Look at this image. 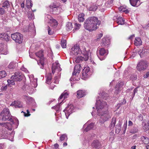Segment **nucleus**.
Wrapping results in <instances>:
<instances>
[{"label": "nucleus", "instance_id": "nucleus-34", "mask_svg": "<svg viewBox=\"0 0 149 149\" xmlns=\"http://www.w3.org/2000/svg\"><path fill=\"white\" fill-rule=\"evenodd\" d=\"M102 42L101 43L102 46H105L109 44L108 41H107L105 38H103L102 39Z\"/></svg>", "mask_w": 149, "mask_h": 149}, {"label": "nucleus", "instance_id": "nucleus-43", "mask_svg": "<svg viewBox=\"0 0 149 149\" xmlns=\"http://www.w3.org/2000/svg\"><path fill=\"white\" fill-rule=\"evenodd\" d=\"M67 138V136L65 134H62L60 137V141H62L65 139V138Z\"/></svg>", "mask_w": 149, "mask_h": 149}, {"label": "nucleus", "instance_id": "nucleus-55", "mask_svg": "<svg viewBox=\"0 0 149 149\" xmlns=\"http://www.w3.org/2000/svg\"><path fill=\"white\" fill-rule=\"evenodd\" d=\"M75 29H79L81 26V25L79 24H78L77 23L75 24Z\"/></svg>", "mask_w": 149, "mask_h": 149}, {"label": "nucleus", "instance_id": "nucleus-59", "mask_svg": "<svg viewBox=\"0 0 149 149\" xmlns=\"http://www.w3.org/2000/svg\"><path fill=\"white\" fill-rule=\"evenodd\" d=\"M125 8H123V6H121V7H120L119 8V10L120 11H121V12H124L125 11Z\"/></svg>", "mask_w": 149, "mask_h": 149}, {"label": "nucleus", "instance_id": "nucleus-61", "mask_svg": "<svg viewBox=\"0 0 149 149\" xmlns=\"http://www.w3.org/2000/svg\"><path fill=\"white\" fill-rule=\"evenodd\" d=\"M135 37L134 35L133 34L130 36L128 38V39L130 40H132Z\"/></svg>", "mask_w": 149, "mask_h": 149}, {"label": "nucleus", "instance_id": "nucleus-58", "mask_svg": "<svg viewBox=\"0 0 149 149\" xmlns=\"http://www.w3.org/2000/svg\"><path fill=\"white\" fill-rule=\"evenodd\" d=\"M103 34L102 33H101L99 34L98 36H97V39L96 40H97L99 39H100L102 36Z\"/></svg>", "mask_w": 149, "mask_h": 149}, {"label": "nucleus", "instance_id": "nucleus-4", "mask_svg": "<svg viewBox=\"0 0 149 149\" xmlns=\"http://www.w3.org/2000/svg\"><path fill=\"white\" fill-rule=\"evenodd\" d=\"M81 69V68L80 64L75 65L74 68V71L72 73V78L70 79V81L72 80L78 81L79 79V77H78V74L80 73Z\"/></svg>", "mask_w": 149, "mask_h": 149}, {"label": "nucleus", "instance_id": "nucleus-10", "mask_svg": "<svg viewBox=\"0 0 149 149\" xmlns=\"http://www.w3.org/2000/svg\"><path fill=\"white\" fill-rule=\"evenodd\" d=\"M71 53L75 55H77L82 53L81 50L77 44L74 45L71 49Z\"/></svg>", "mask_w": 149, "mask_h": 149}, {"label": "nucleus", "instance_id": "nucleus-60", "mask_svg": "<svg viewBox=\"0 0 149 149\" xmlns=\"http://www.w3.org/2000/svg\"><path fill=\"white\" fill-rule=\"evenodd\" d=\"M148 77H149V72H148L143 76L145 78H147Z\"/></svg>", "mask_w": 149, "mask_h": 149}, {"label": "nucleus", "instance_id": "nucleus-42", "mask_svg": "<svg viewBox=\"0 0 149 149\" xmlns=\"http://www.w3.org/2000/svg\"><path fill=\"white\" fill-rule=\"evenodd\" d=\"M126 103V101L125 99H123V102H121V103H118L117 105V107L118 108H119L122 105L124 104H125Z\"/></svg>", "mask_w": 149, "mask_h": 149}, {"label": "nucleus", "instance_id": "nucleus-41", "mask_svg": "<svg viewBox=\"0 0 149 149\" xmlns=\"http://www.w3.org/2000/svg\"><path fill=\"white\" fill-rule=\"evenodd\" d=\"M15 64L13 63H10L8 65V68L10 69H13L15 67Z\"/></svg>", "mask_w": 149, "mask_h": 149}, {"label": "nucleus", "instance_id": "nucleus-28", "mask_svg": "<svg viewBox=\"0 0 149 149\" xmlns=\"http://www.w3.org/2000/svg\"><path fill=\"white\" fill-rule=\"evenodd\" d=\"M14 104H13L15 108H21L22 107V105L21 103L19 101H14Z\"/></svg>", "mask_w": 149, "mask_h": 149}, {"label": "nucleus", "instance_id": "nucleus-20", "mask_svg": "<svg viewBox=\"0 0 149 149\" xmlns=\"http://www.w3.org/2000/svg\"><path fill=\"white\" fill-rule=\"evenodd\" d=\"M0 125H3V126L5 127V128L9 130H12V128L11 125L8 123H0Z\"/></svg>", "mask_w": 149, "mask_h": 149}, {"label": "nucleus", "instance_id": "nucleus-22", "mask_svg": "<svg viewBox=\"0 0 149 149\" xmlns=\"http://www.w3.org/2000/svg\"><path fill=\"white\" fill-rule=\"evenodd\" d=\"M85 92L83 90H79L77 91V97L78 98H80L83 97L85 95Z\"/></svg>", "mask_w": 149, "mask_h": 149}, {"label": "nucleus", "instance_id": "nucleus-64", "mask_svg": "<svg viewBox=\"0 0 149 149\" xmlns=\"http://www.w3.org/2000/svg\"><path fill=\"white\" fill-rule=\"evenodd\" d=\"M54 146L56 148H58V145L57 143H56L54 145Z\"/></svg>", "mask_w": 149, "mask_h": 149}, {"label": "nucleus", "instance_id": "nucleus-62", "mask_svg": "<svg viewBox=\"0 0 149 149\" xmlns=\"http://www.w3.org/2000/svg\"><path fill=\"white\" fill-rule=\"evenodd\" d=\"M57 78H57V77H55V78H54L55 81L54 82V83H56V84H57L58 83V81L57 80Z\"/></svg>", "mask_w": 149, "mask_h": 149}, {"label": "nucleus", "instance_id": "nucleus-51", "mask_svg": "<svg viewBox=\"0 0 149 149\" xmlns=\"http://www.w3.org/2000/svg\"><path fill=\"white\" fill-rule=\"evenodd\" d=\"M26 97V99L28 100L29 101V102H30L32 103L33 102H34V100L31 97H27V96H25Z\"/></svg>", "mask_w": 149, "mask_h": 149}, {"label": "nucleus", "instance_id": "nucleus-39", "mask_svg": "<svg viewBox=\"0 0 149 149\" xmlns=\"http://www.w3.org/2000/svg\"><path fill=\"white\" fill-rule=\"evenodd\" d=\"M61 44L63 48H65L66 47V40H65L62 39L61 41Z\"/></svg>", "mask_w": 149, "mask_h": 149}, {"label": "nucleus", "instance_id": "nucleus-16", "mask_svg": "<svg viewBox=\"0 0 149 149\" xmlns=\"http://www.w3.org/2000/svg\"><path fill=\"white\" fill-rule=\"evenodd\" d=\"M0 38L2 40H6V42L9 41L10 37L6 33L0 34Z\"/></svg>", "mask_w": 149, "mask_h": 149}, {"label": "nucleus", "instance_id": "nucleus-13", "mask_svg": "<svg viewBox=\"0 0 149 149\" xmlns=\"http://www.w3.org/2000/svg\"><path fill=\"white\" fill-rule=\"evenodd\" d=\"M91 146L93 148L96 149H99L102 146L101 143L97 140H93L91 143Z\"/></svg>", "mask_w": 149, "mask_h": 149}, {"label": "nucleus", "instance_id": "nucleus-26", "mask_svg": "<svg viewBox=\"0 0 149 149\" xmlns=\"http://www.w3.org/2000/svg\"><path fill=\"white\" fill-rule=\"evenodd\" d=\"M121 123L120 122H119L118 124L116 126V133L118 134L119 133L121 129Z\"/></svg>", "mask_w": 149, "mask_h": 149}, {"label": "nucleus", "instance_id": "nucleus-19", "mask_svg": "<svg viewBox=\"0 0 149 149\" xmlns=\"http://www.w3.org/2000/svg\"><path fill=\"white\" fill-rule=\"evenodd\" d=\"M148 53V52L147 51V50L145 49H143L142 50H140L138 52L139 54L141 57H142L143 55L147 54Z\"/></svg>", "mask_w": 149, "mask_h": 149}, {"label": "nucleus", "instance_id": "nucleus-9", "mask_svg": "<svg viewBox=\"0 0 149 149\" xmlns=\"http://www.w3.org/2000/svg\"><path fill=\"white\" fill-rule=\"evenodd\" d=\"M108 53L107 50H106L103 48H101L99 50V55H98V56L100 60H103L104 59Z\"/></svg>", "mask_w": 149, "mask_h": 149}, {"label": "nucleus", "instance_id": "nucleus-27", "mask_svg": "<svg viewBox=\"0 0 149 149\" xmlns=\"http://www.w3.org/2000/svg\"><path fill=\"white\" fill-rule=\"evenodd\" d=\"M124 20L121 17H118L116 20L117 23L118 24L123 25L124 24Z\"/></svg>", "mask_w": 149, "mask_h": 149}, {"label": "nucleus", "instance_id": "nucleus-57", "mask_svg": "<svg viewBox=\"0 0 149 149\" xmlns=\"http://www.w3.org/2000/svg\"><path fill=\"white\" fill-rule=\"evenodd\" d=\"M27 115H26V113L25 112H24L23 111H22V112H23L24 114V115L25 116H30V114H29V111L28 110H27Z\"/></svg>", "mask_w": 149, "mask_h": 149}, {"label": "nucleus", "instance_id": "nucleus-48", "mask_svg": "<svg viewBox=\"0 0 149 149\" xmlns=\"http://www.w3.org/2000/svg\"><path fill=\"white\" fill-rule=\"evenodd\" d=\"M48 33L49 35H51L53 33V31L52 30L49 26L48 27Z\"/></svg>", "mask_w": 149, "mask_h": 149}, {"label": "nucleus", "instance_id": "nucleus-56", "mask_svg": "<svg viewBox=\"0 0 149 149\" xmlns=\"http://www.w3.org/2000/svg\"><path fill=\"white\" fill-rule=\"evenodd\" d=\"M123 84V83L122 82H120V83H118V84H117L116 87V88H120L122 86V85Z\"/></svg>", "mask_w": 149, "mask_h": 149}, {"label": "nucleus", "instance_id": "nucleus-8", "mask_svg": "<svg viewBox=\"0 0 149 149\" xmlns=\"http://www.w3.org/2000/svg\"><path fill=\"white\" fill-rule=\"evenodd\" d=\"M43 53V52L42 51H40L36 54V56L40 58L39 61L38 62V63L39 65H42V67H41L40 68L42 69L43 68L45 61Z\"/></svg>", "mask_w": 149, "mask_h": 149}, {"label": "nucleus", "instance_id": "nucleus-49", "mask_svg": "<svg viewBox=\"0 0 149 149\" xmlns=\"http://www.w3.org/2000/svg\"><path fill=\"white\" fill-rule=\"evenodd\" d=\"M14 81H15L14 79H11V80H8L7 81L8 84L14 85L15 84Z\"/></svg>", "mask_w": 149, "mask_h": 149}, {"label": "nucleus", "instance_id": "nucleus-14", "mask_svg": "<svg viewBox=\"0 0 149 149\" xmlns=\"http://www.w3.org/2000/svg\"><path fill=\"white\" fill-rule=\"evenodd\" d=\"M88 56L87 55L84 56V57L79 56L76 58L75 61L77 63H79L84 61H86L88 60Z\"/></svg>", "mask_w": 149, "mask_h": 149}, {"label": "nucleus", "instance_id": "nucleus-2", "mask_svg": "<svg viewBox=\"0 0 149 149\" xmlns=\"http://www.w3.org/2000/svg\"><path fill=\"white\" fill-rule=\"evenodd\" d=\"M100 23V21L98 20L97 17L94 16L91 17L85 20L84 24V27L86 29L90 31H92L98 28V26L97 25H99Z\"/></svg>", "mask_w": 149, "mask_h": 149}, {"label": "nucleus", "instance_id": "nucleus-33", "mask_svg": "<svg viewBox=\"0 0 149 149\" xmlns=\"http://www.w3.org/2000/svg\"><path fill=\"white\" fill-rule=\"evenodd\" d=\"M52 79V75L51 73L49 74L47 76V79L46 80V83L49 84L51 81Z\"/></svg>", "mask_w": 149, "mask_h": 149}, {"label": "nucleus", "instance_id": "nucleus-40", "mask_svg": "<svg viewBox=\"0 0 149 149\" xmlns=\"http://www.w3.org/2000/svg\"><path fill=\"white\" fill-rule=\"evenodd\" d=\"M113 3V0H109L106 3V5L108 7H109L112 6Z\"/></svg>", "mask_w": 149, "mask_h": 149}, {"label": "nucleus", "instance_id": "nucleus-15", "mask_svg": "<svg viewBox=\"0 0 149 149\" xmlns=\"http://www.w3.org/2000/svg\"><path fill=\"white\" fill-rule=\"evenodd\" d=\"M52 73L53 74H54L55 72V70H58V71H61V69L59 67V64L57 63V62H56L55 63H53L52 64Z\"/></svg>", "mask_w": 149, "mask_h": 149}, {"label": "nucleus", "instance_id": "nucleus-36", "mask_svg": "<svg viewBox=\"0 0 149 149\" xmlns=\"http://www.w3.org/2000/svg\"><path fill=\"white\" fill-rule=\"evenodd\" d=\"M6 75L5 71L4 70L0 71V79L5 77Z\"/></svg>", "mask_w": 149, "mask_h": 149}, {"label": "nucleus", "instance_id": "nucleus-29", "mask_svg": "<svg viewBox=\"0 0 149 149\" xmlns=\"http://www.w3.org/2000/svg\"><path fill=\"white\" fill-rule=\"evenodd\" d=\"M141 140L146 144H148L149 143V139L144 136H142L141 137Z\"/></svg>", "mask_w": 149, "mask_h": 149}, {"label": "nucleus", "instance_id": "nucleus-1", "mask_svg": "<svg viewBox=\"0 0 149 149\" xmlns=\"http://www.w3.org/2000/svg\"><path fill=\"white\" fill-rule=\"evenodd\" d=\"M95 105L97 114L100 116L99 122L103 123L111 117L107 111L108 106L105 101L100 100H96Z\"/></svg>", "mask_w": 149, "mask_h": 149}, {"label": "nucleus", "instance_id": "nucleus-12", "mask_svg": "<svg viewBox=\"0 0 149 149\" xmlns=\"http://www.w3.org/2000/svg\"><path fill=\"white\" fill-rule=\"evenodd\" d=\"M90 69L88 67L86 68H84L82 71V75L81 77L82 79L86 80L89 77L90 73Z\"/></svg>", "mask_w": 149, "mask_h": 149}, {"label": "nucleus", "instance_id": "nucleus-47", "mask_svg": "<svg viewBox=\"0 0 149 149\" xmlns=\"http://www.w3.org/2000/svg\"><path fill=\"white\" fill-rule=\"evenodd\" d=\"M8 86L7 85L4 86H2L1 88V90L2 91H4L5 92V91L7 90Z\"/></svg>", "mask_w": 149, "mask_h": 149}, {"label": "nucleus", "instance_id": "nucleus-5", "mask_svg": "<svg viewBox=\"0 0 149 149\" xmlns=\"http://www.w3.org/2000/svg\"><path fill=\"white\" fill-rule=\"evenodd\" d=\"M11 38L16 42L18 44L22 43L23 40V35L18 32L12 34Z\"/></svg>", "mask_w": 149, "mask_h": 149}, {"label": "nucleus", "instance_id": "nucleus-21", "mask_svg": "<svg viewBox=\"0 0 149 149\" xmlns=\"http://www.w3.org/2000/svg\"><path fill=\"white\" fill-rule=\"evenodd\" d=\"M139 130L137 125H135L130 130V132L131 133L134 134L137 132Z\"/></svg>", "mask_w": 149, "mask_h": 149}, {"label": "nucleus", "instance_id": "nucleus-35", "mask_svg": "<svg viewBox=\"0 0 149 149\" xmlns=\"http://www.w3.org/2000/svg\"><path fill=\"white\" fill-rule=\"evenodd\" d=\"M97 6L95 5H93L91 6L90 7L88 8V9L89 11H95L97 10Z\"/></svg>", "mask_w": 149, "mask_h": 149}, {"label": "nucleus", "instance_id": "nucleus-37", "mask_svg": "<svg viewBox=\"0 0 149 149\" xmlns=\"http://www.w3.org/2000/svg\"><path fill=\"white\" fill-rule=\"evenodd\" d=\"M116 121V118H113L112 119V121L110 125L111 128H113L115 125Z\"/></svg>", "mask_w": 149, "mask_h": 149}, {"label": "nucleus", "instance_id": "nucleus-11", "mask_svg": "<svg viewBox=\"0 0 149 149\" xmlns=\"http://www.w3.org/2000/svg\"><path fill=\"white\" fill-rule=\"evenodd\" d=\"M23 77V76L22 75V74L20 72H15V75L11 77V79H14L16 81H20L22 79Z\"/></svg>", "mask_w": 149, "mask_h": 149}, {"label": "nucleus", "instance_id": "nucleus-45", "mask_svg": "<svg viewBox=\"0 0 149 149\" xmlns=\"http://www.w3.org/2000/svg\"><path fill=\"white\" fill-rule=\"evenodd\" d=\"M34 15H33V13L32 12H29L28 13V16L29 19L30 20L32 19Z\"/></svg>", "mask_w": 149, "mask_h": 149}, {"label": "nucleus", "instance_id": "nucleus-7", "mask_svg": "<svg viewBox=\"0 0 149 149\" xmlns=\"http://www.w3.org/2000/svg\"><path fill=\"white\" fill-rule=\"evenodd\" d=\"M148 67L147 61L141 60L139 62L137 65V69L139 71H143L146 70Z\"/></svg>", "mask_w": 149, "mask_h": 149}, {"label": "nucleus", "instance_id": "nucleus-30", "mask_svg": "<svg viewBox=\"0 0 149 149\" xmlns=\"http://www.w3.org/2000/svg\"><path fill=\"white\" fill-rule=\"evenodd\" d=\"M84 15L83 13H81L79 14L78 16V19L80 22H83L84 20Z\"/></svg>", "mask_w": 149, "mask_h": 149}, {"label": "nucleus", "instance_id": "nucleus-38", "mask_svg": "<svg viewBox=\"0 0 149 149\" xmlns=\"http://www.w3.org/2000/svg\"><path fill=\"white\" fill-rule=\"evenodd\" d=\"M50 21L52 22V26H56L58 25V22L56 20L52 18L50 19Z\"/></svg>", "mask_w": 149, "mask_h": 149}, {"label": "nucleus", "instance_id": "nucleus-44", "mask_svg": "<svg viewBox=\"0 0 149 149\" xmlns=\"http://www.w3.org/2000/svg\"><path fill=\"white\" fill-rule=\"evenodd\" d=\"M33 4L29 1H26V6L28 8H30L32 6Z\"/></svg>", "mask_w": 149, "mask_h": 149}, {"label": "nucleus", "instance_id": "nucleus-63", "mask_svg": "<svg viewBox=\"0 0 149 149\" xmlns=\"http://www.w3.org/2000/svg\"><path fill=\"white\" fill-rule=\"evenodd\" d=\"M128 123L129 126H131L133 124V123L131 121H129Z\"/></svg>", "mask_w": 149, "mask_h": 149}, {"label": "nucleus", "instance_id": "nucleus-6", "mask_svg": "<svg viewBox=\"0 0 149 149\" xmlns=\"http://www.w3.org/2000/svg\"><path fill=\"white\" fill-rule=\"evenodd\" d=\"M37 78H36L33 79V81H31V84L32 87L34 88H36L37 86ZM22 88L25 90L29 92H31L33 91V88L30 87L28 85H24L23 86Z\"/></svg>", "mask_w": 149, "mask_h": 149}, {"label": "nucleus", "instance_id": "nucleus-18", "mask_svg": "<svg viewBox=\"0 0 149 149\" xmlns=\"http://www.w3.org/2000/svg\"><path fill=\"white\" fill-rule=\"evenodd\" d=\"M134 44L136 46H138L142 44V41L140 38L139 37H136L135 39Z\"/></svg>", "mask_w": 149, "mask_h": 149}, {"label": "nucleus", "instance_id": "nucleus-53", "mask_svg": "<svg viewBox=\"0 0 149 149\" xmlns=\"http://www.w3.org/2000/svg\"><path fill=\"white\" fill-rule=\"evenodd\" d=\"M143 128L145 130H148L149 129V125L145 124L143 127Z\"/></svg>", "mask_w": 149, "mask_h": 149}, {"label": "nucleus", "instance_id": "nucleus-25", "mask_svg": "<svg viewBox=\"0 0 149 149\" xmlns=\"http://www.w3.org/2000/svg\"><path fill=\"white\" fill-rule=\"evenodd\" d=\"M73 28L72 23L71 22H68L66 24V29L68 31H71Z\"/></svg>", "mask_w": 149, "mask_h": 149}, {"label": "nucleus", "instance_id": "nucleus-54", "mask_svg": "<svg viewBox=\"0 0 149 149\" xmlns=\"http://www.w3.org/2000/svg\"><path fill=\"white\" fill-rule=\"evenodd\" d=\"M5 10L4 9L2 8H0V14L3 15L5 13Z\"/></svg>", "mask_w": 149, "mask_h": 149}, {"label": "nucleus", "instance_id": "nucleus-52", "mask_svg": "<svg viewBox=\"0 0 149 149\" xmlns=\"http://www.w3.org/2000/svg\"><path fill=\"white\" fill-rule=\"evenodd\" d=\"M138 87H138L134 89V90L133 91V94L132 95V98H133L134 97V96L135 93H137V91H138L137 88H138Z\"/></svg>", "mask_w": 149, "mask_h": 149}, {"label": "nucleus", "instance_id": "nucleus-3", "mask_svg": "<svg viewBox=\"0 0 149 149\" xmlns=\"http://www.w3.org/2000/svg\"><path fill=\"white\" fill-rule=\"evenodd\" d=\"M12 116L11 115L8 109H5L0 113V119L4 121H6L9 119V120L12 122L13 124L14 123L12 118Z\"/></svg>", "mask_w": 149, "mask_h": 149}, {"label": "nucleus", "instance_id": "nucleus-32", "mask_svg": "<svg viewBox=\"0 0 149 149\" xmlns=\"http://www.w3.org/2000/svg\"><path fill=\"white\" fill-rule=\"evenodd\" d=\"M10 4L9 1H5L3 3L2 7L5 8H9L10 6Z\"/></svg>", "mask_w": 149, "mask_h": 149}, {"label": "nucleus", "instance_id": "nucleus-46", "mask_svg": "<svg viewBox=\"0 0 149 149\" xmlns=\"http://www.w3.org/2000/svg\"><path fill=\"white\" fill-rule=\"evenodd\" d=\"M82 51L83 52L82 53L83 54L84 56H85L86 55L88 56L89 52L88 51L86 50L85 48H84Z\"/></svg>", "mask_w": 149, "mask_h": 149}, {"label": "nucleus", "instance_id": "nucleus-17", "mask_svg": "<svg viewBox=\"0 0 149 149\" xmlns=\"http://www.w3.org/2000/svg\"><path fill=\"white\" fill-rule=\"evenodd\" d=\"M73 108V106H69L65 109V111H66V112H65L66 116L67 115L69 116L72 112L73 110L72 109Z\"/></svg>", "mask_w": 149, "mask_h": 149}, {"label": "nucleus", "instance_id": "nucleus-50", "mask_svg": "<svg viewBox=\"0 0 149 149\" xmlns=\"http://www.w3.org/2000/svg\"><path fill=\"white\" fill-rule=\"evenodd\" d=\"M3 47H0V53H1V54H6L8 52V51L6 52H4L3 51Z\"/></svg>", "mask_w": 149, "mask_h": 149}, {"label": "nucleus", "instance_id": "nucleus-31", "mask_svg": "<svg viewBox=\"0 0 149 149\" xmlns=\"http://www.w3.org/2000/svg\"><path fill=\"white\" fill-rule=\"evenodd\" d=\"M139 0H129L131 4L133 6H138L137 4L138 1Z\"/></svg>", "mask_w": 149, "mask_h": 149}, {"label": "nucleus", "instance_id": "nucleus-23", "mask_svg": "<svg viewBox=\"0 0 149 149\" xmlns=\"http://www.w3.org/2000/svg\"><path fill=\"white\" fill-rule=\"evenodd\" d=\"M94 127V124L91 123L88 125L84 129V131L87 132L93 129Z\"/></svg>", "mask_w": 149, "mask_h": 149}, {"label": "nucleus", "instance_id": "nucleus-24", "mask_svg": "<svg viewBox=\"0 0 149 149\" xmlns=\"http://www.w3.org/2000/svg\"><path fill=\"white\" fill-rule=\"evenodd\" d=\"M68 93H67L66 90H65L64 92L61 95L58 99V100H60L62 99L63 97L64 99L67 98L68 96Z\"/></svg>", "mask_w": 149, "mask_h": 149}]
</instances>
